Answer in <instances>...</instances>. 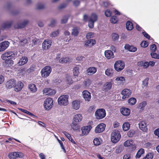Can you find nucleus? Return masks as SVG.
I'll return each mask as SVG.
<instances>
[{
  "mask_svg": "<svg viewBox=\"0 0 159 159\" xmlns=\"http://www.w3.org/2000/svg\"><path fill=\"white\" fill-rule=\"evenodd\" d=\"M139 127L140 129L143 131H146L147 130V125L145 122L142 121L139 124Z\"/></svg>",
  "mask_w": 159,
  "mask_h": 159,
  "instance_id": "b1692460",
  "label": "nucleus"
},
{
  "mask_svg": "<svg viewBox=\"0 0 159 159\" xmlns=\"http://www.w3.org/2000/svg\"><path fill=\"white\" fill-rule=\"evenodd\" d=\"M134 131L133 130H129L127 133L128 136L129 137H132L134 134Z\"/></svg>",
  "mask_w": 159,
  "mask_h": 159,
  "instance_id": "69168bd1",
  "label": "nucleus"
},
{
  "mask_svg": "<svg viewBox=\"0 0 159 159\" xmlns=\"http://www.w3.org/2000/svg\"><path fill=\"white\" fill-rule=\"evenodd\" d=\"M51 71V67L46 66L41 70V75L43 77H46L49 75Z\"/></svg>",
  "mask_w": 159,
  "mask_h": 159,
  "instance_id": "423d86ee",
  "label": "nucleus"
},
{
  "mask_svg": "<svg viewBox=\"0 0 159 159\" xmlns=\"http://www.w3.org/2000/svg\"><path fill=\"white\" fill-rule=\"evenodd\" d=\"M126 28L128 30H131L133 28V26L132 23L128 21L126 23Z\"/></svg>",
  "mask_w": 159,
  "mask_h": 159,
  "instance_id": "79ce46f5",
  "label": "nucleus"
},
{
  "mask_svg": "<svg viewBox=\"0 0 159 159\" xmlns=\"http://www.w3.org/2000/svg\"><path fill=\"white\" fill-rule=\"evenodd\" d=\"M144 153V150L143 148H140L138 151L137 154L135 156L136 158H140L141 156Z\"/></svg>",
  "mask_w": 159,
  "mask_h": 159,
  "instance_id": "f704fd0d",
  "label": "nucleus"
},
{
  "mask_svg": "<svg viewBox=\"0 0 159 159\" xmlns=\"http://www.w3.org/2000/svg\"><path fill=\"white\" fill-rule=\"evenodd\" d=\"M19 109L22 112L25 113L26 114H27L30 116H34V115L32 114L29 111H27L26 110H24L21 108H19Z\"/></svg>",
  "mask_w": 159,
  "mask_h": 159,
  "instance_id": "6e6d98bb",
  "label": "nucleus"
},
{
  "mask_svg": "<svg viewBox=\"0 0 159 159\" xmlns=\"http://www.w3.org/2000/svg\"><path fill=\"white\" fill-rule=\"evenodd\" d=\"M84 98L85 101H89L91 98L90 93L87 90H84L82 93Z\"/></svg>",
  "mask_w": 159,
  "mask_h": 159,
  "instance_id": "a211bd4d",
  "label": "nucleus"
},
{
  "mask_svg": "<svg viewBox=\"0 0 159 159\" xmlns=\"http://www.w3.org/2000/svg\"><path fill=\"white\" fill-rule=\"evenodd\" d=\"M148 78H146L143 81V84L144 86H147L148 83Z\"/></svg>",
  "mask_w": 159,
  "mask_h": 159,
  "instance_id": "680f3d73",
  "label": "nucleus"
},
{
  "mask_svg": "<svg viewBox=\"0 0 159 159\" xmlns=\"http://www.w3.org/2000/svg\"><path fill=\"white\" fill-rule=\"evenodd\" d=\"M105 14L106 16L109 17L111 14V12L110 11L107 10L105 11Z\"/></svg>",
  "mask_w": 159,
  "mask_h": 159,
  "instance_id": "338daca9",
  "label": "nucleus"
},
{
  "mask_svg": "<svg viewBox=\"0 0 159 159\" xmlns=\"http://www.w3.org/2000/svg\"><path fill=\"white\" fill-rule=\"evenodd\" d=\"M29 89L32 92H35L37 91V88L36 86L33 84H31L29 85Z\"/></svg>",
  "mask_w": 159,
  "mask_h": 159,
  "instance_id": "c03bdc74",
  "label": "nucleus"
},
{
  "mask_svg": "<svg viewBox=\"0 0 159 159\" xmlns=\"http://www.w3.org/2000/svg\"><path fill=\"white\" fill-rule=\"evenodd\" d=\"M5 63L7 65V66H10L14 63V62L13 60L11 59H7L6 60H5Z\"/></svg>",
  "mask_w": 159,
  "mask_h": 159,
  "instance_id": "37998d69",
  "label": "nucleus"
},
{
  "mask_svg": "<svg viewBox=\"0 0 159 159\" xmlns=\"http://www.w3.org/2000/svg\"><path fill=\"white\" fill-rule=\"evenodd\" d=\"M87 71L88 75H92L96 72L97 69L94 67H90L88 69Z\"/></svg>",
  "mask_w": 159,
  "mask_h": 159,
  "instance_id": "a878e982",
  "label": "nucleus"
},
{
  "mask_svg": "<svg viewBox=\"0 0 159 159\" xmlns=\"http://www.w3.org/2000/svg\"><path fill=\"white\" fill-rule=\"evenodd\" d=\"M98 19V16L95 13H92L89 18V27L90 28H93L94 27V23L96 22Z\"/></svg>",
  "mask_w": 159,
  "mask_h": 159,
  "instance_id": "20e7f679",
  "label": "nucleus"
},
{
  "mask_svg": "<svg viewBox=\"0 0 159 159\" xmlns=\"http://www.w3.org/2000/svg\"><path fill=\"white\" fill-rule=\"evenodd\" d=\"M28 58L26 57H22L19 60L17 64L18 66H22L26 64L28 61Z\"/></svg>",
  "mask_w": 159,
  "mask_h": 159,
  "instance_id": "aec40b11",
  "label": "nucleus"
},
{
  "mask_svg": "<svg viewBox=\"0 0 159 159\" xmlns=\"http://www.w3.org/2000/svg\"><path fill=\"white\" fill-rule=\"evenodd\" d=\"M151 55L152 58L159 59V55L156 53H154L153 52H152L151 53Z\"/></svg>",
  "mask_w": 159,
  "mask_h": 159,
  "instance_id": "0e129e2a",
  "label": "nucleus"
},
{
  "mask_svg": "<svg viewBox=\"0 0 159 159\" xmlns=\"http://www.w3.org/2000/svg\"><path fill=\"white\" fill-rule=\"evenodd\" d=\"M121 93L123 96L122 97L123 99H125L128 98L131 95V91L129 89H125L122 91Z\"/></svg>",
  "mask_w": 159,
  "mask_h": 159,
  "instance_id": "9b49d317",
  "label": "nucleus"
},
{
  "mask_svg": "<svg viewBox=\"0 0 159 159\" xmlns=\"http://www.w3.org/2000/svg\"><path fill=\"white\" fill-rule=\"evenodd\" d=\"M15 82L14 80H10L6 83V86L7 88L10 89L14 86Z\"/></svg>",
  "mask_w": 159,
  "mask_h": 159,
  "instance_id": "412c9836",
  "label": "nucleus"
},
{
  "mask_svg": "<svg viewBox=\"0 0 159 159\" xmlns=\"http://www.w3.org/2000/svg\"><path fill=\"white\" fill-rule=\"evenodd\" d=\"M45 4L43 2H39L36 5V8L37 9H44L45 7Z\"/></svg>",
  "mask_w": 159,
  "mask_h": 159,
  "instance_id": "e433bc0d",
  "label": "nucleus"
},
{
  "mask_svg": "<svg viewBox=\"0 0 159 159\" xmlns=\"http://www.w3.org/2000/svg\"><path fill=\"white\" fill-rule=\"evenodd\" d=\"M80 1L78 0H75L73 2V4L75 7L78 6L80 5Z\"/></svg>",
  "mask_w": 159,
  "mask_h": 159,
  "instance_id": "774afa93",
  "label": "nucleus"
},
{
  "mask_svg": "<svg viewBox=\"0 0 159 159\" xmlns=\"http://www.w3.org/2000/svg\"><path fill=\"white\" fill-rule=\"evenodd\" d=\"M62 133L65 135V136L70 141H71L72 143L74 144L75 143V141L72 139V137L70 134L68 133L66 131L62 132Z\"/></svg>",
  "mask_w": 159,
  "mask_h": 159,
  "instance_id": "4c0bfd02",
  "label": "nucleus"
},
{
  "mask_svg": "<svg viewBox=\"0 0 159 159\" xmlns=\"http://www.w3.org/2000/svg\"><path fill=\"white\" fill-rule=\"evenodd\" d=\"M113 73V70L111 68L107 69L105 71V75L108 76H112Z\"/></svg>",
  "mask_w": 159,
  "mask_h": 159,
  "instance_id": "c9c22d12",
  "label": "nucleus"
},
{
  "mask_svg": "<svg viewBox=\"0 0 159 159\" xmlns=\"http://www.w3.org/2000/svg\"><path fill=\"white\" fill-rule=\"evenodd\" d=\"M78 123L73 121L71 125V128L74 130H77L79 129L80 127L78 125Z\"/></svg>",
  "mask_w": 159,
  "mask_h": 159,
  "instance_id": "72a5a7b5",
  "label": "nucleus"
},
{
  "mask_svg": "<svg viewBox=\"0 0 159 159\" xmlns=\"http://www.w3.org/2000/svg\"><path fill=\"white\" fill-rule=\"evenodd\" d=\"M17 52L9 51L6 52L1 56V58L3 60H6L7 59H14L17 55Z\"/></svg>",
  "mask_w": 159,
  "mask_h": 159,
  "instance_id": "f257e3e1",
  "label": "nucleus"
},
{
  "mask_svg": "<svg viewBox=\"0 0 159 159\" xmlns=\"http://www.w3.org/2000/svg\"><path fill=\"white\" fill-rule=\"evenodd\" d=\"M115 80L116 81H119L120 82L124 83L125 81V79L124 77L120 76L117 77L116 79Z\"/></svg>",
  "mask_w": 159,
  "mask_h": 159,
  "instance_id": "de8ad7c7",
  "label": "nucleus"
},
{
  "mask_svg": "<svg viewBox=\"0 0 159 159\" xmlns=\"http://www.w3.org/2000/svg\"><path fill=\"white\" fill-rule=\"evenodd\" d=\"M29 23V21L27 20H24L20 22L17 25L15 26L16 28H21L25 27Z\"/></svg>",
  "mask_w": 159,
  "mask_h": 159,
  "instance_id": "2eb2a0df",
  "label": "nucleus"
},
{
  "mask_svg": "<svg viewBox=\"0 0 159 159\" xmlns=\"http://www.w3.org/2000/svg\"><path fill=\"white\" fill-rule=\"evenodd\" d=\"M112 87V84L110 82H107L104 84L103 89L104 90L107 91L110 89Z\"/></svg>",
  "mask_w": 159,
  "mask_h": 159,
  "instance_id": "c756f323",
  "label": "nucleus"
},
{
  "mask_svg": "<svg viewBox=\"0 0 159 159\" xmlns=\"http://www.w3.org/2000/svg\"><path fill=\"white\" fill-rule=\"evenodd\" d=\"M118 19L117 17L116 16H112L110 20L111 22L114 24L116 23L118 21Z\"/></svg>",
  "mask_w": 159,
  "mask_h": 159,
  "instance_id": "603ef678",
  "label": "nucleus"
},
{
  "mask_svg": "<svg viewBox=\"0 0 159 159\" xmlns=\"http://www.w3.org/2000/svg\"><path fill=\"white\" fill-rule=\"evenodd\" d=\"M95 44V41L94 39H89L85 42V45L87 46L91 47Z\"/></svg>",
  "mask_w": 159,
  "mask_h": 159,
  "instance_id": "cd10ccee",
  "label": "nucleus"
},
{
  "mask_svg": "<svg viewBox=\"0 0 159 159\" xmlns=\"http://www.w3.org/2000/svg\"><path fill=\"white\" fill-rule=\"evenodd\" d=\"M92 128V127L90 125H88L82 127L81 129L82 130V135H87L90 131Z\"/></svg>",
  "mask_w": 159,
  "mask_h": 159,
  "instance_id": "4468645a",
  "label": "nucleus"
},
{
  "mask_svg": "<svg viewBox=\"0 0 159 159\" xmlns=\"http://www.w3.org/2000/svg\"><path fill=\"white\" fill-rule=\"evenodd\" d=\"M138 66H143L144 68H147L149 66L148 62L140 61L138 62Z\"/></svg>",
  "mask_w": 159,
  "mask_h": 159,
  "instance_id": "7c9ffc66",
  "label": "nucleus"
},
{
  "mask_svg": "<svg viewBox=\"0 0 159 159\" xmlns=\"http://www.w3.org/2000/svg\"><path fill=\"white\" fill-rule=\"evenodd\" d=\"M93 143L94 145L96 146L99 145L101 144L100 139L98 138H95L93 141Z\"/></svg>",
  "mask_w": 159,
  "mask_h": 159,
  "instance_id": "8fccbe9b",
  "label": "nucleus"
},
{
  "mask_svg": "<svg viewBox=\"0 0 159 159\" xmlns=\"http://www.w3.org/2000/svg\"><path fill=\"white\" fill-rule=\"evenodd\" d=\"M53 101L52 98H47L44 102L43 105L45 109L46 110H50L52 106Z\"/></svg>",
  "mask_w": 159,
  "mask_h": 159,
  "instance_id": "6e6552de",
  "label": "nucleus"
},
{
  "mask_svg": "<svg viewBox=\"0 0 159 159\" xmlns=\"http://www.w3.org/2000/svg\"><path fill=\"white\" fill-rule=\"evenodd\" d=\"M52 42L50 40H45L42 44L43 48L44 49H48L49 48L51 45Z\"/></svg>",
  "mask_w": 159,
  "mask_h": 159,
  "instance_id": "dca6fc26",
  "label": "nucleus"
},
{
  "mask_svg": "<svg viewBox=\"0 0 159 159\" xmlns=\"http://www.w3.org/2000/svg\"><path fill=\"white\" fill-rule=\"evenodd\" d=\"M59 34V30H57L55 31L52 32L50 34V37L54 38L57 36Z\"/></svg>",
  "mask_w": 159,
  "mask_h": 159,
  "instance_id": "09e8293b",
  "label": "nucleus"
},
{
  "mask_svg": "<svg viewBox=\"0 0 159 159\" xmlns=\"http://www.w3.org/2000/svg\"><path fill=\"white\" fill-rule=\"evenodd\" d=\"M106 111L103 109H100L97 110L95 112V115L98 119H102L106 116Z\"/></svg>",
  "mask_w": 159,
  "mask_h": 159,
  "instance_id": "1a4fd4ad",
  "label": "nucleus"
},
{
  "mask_svg": "<svg viewBox=\"0 0 159 159\" xmlns=\"http://www.w3.org/2000/svg\"><path fill=\"white\" fill-rule=\"evenodd\" d=\"M56 91L50 88H46L43 90V94L45 95H52L56 93Z\"/></svg>",
  "mask_w": 159,
  "mask_h": 159,
  "instance_id": "ddd939ff",
  "label": "nucleus"
},
{
  "mask_svg": "<svg viewBox=\"0 0 159 159\" xmlns=\"http://www.w3.org/2000/svg\"><path fill=\"white\" fill-rule=\"evenodd\" d=\"M91 84V81L89 80H87L84 82V85L86 87H88Z\"/></svg>",
  "mask_w": 159,
  "mask_h": 159,
  "instance_id": "bf43d9fd",
  "label": "nucleus"
},
{
  "mask_svg": "<svg viewBox=\"0 0 159 159\" xmlns=\"http://www.w3.org/2000/svg\"><path fill=\"white\" fill-rule=\"evenodd\" d=\"M125 66L124 62L121 61H116L114 65L115 70L117 71H120L123 70Z\"/></svg>",
  "mask_w": 159,
  "mask_h": 159,
  "instance_id": "39448f33",
  "label": "nucleus"
},
{
  "mask_svg": "<svg viewBox=\"0 0 159 159\" xmlns=\"http://www.w3.org/2000/svg\"><path fill=\"white\" fill-rule=\"evenodd\" d=\"M147 105V102L145 101H143L140 103L139 105V108L140 109L143 108Z\"/></svg>",
  "mask_w": 159,
  "mask_h": 159,
  "instance_id": "5fc2aeb1",
  "label": "nucleus"
},
{
  "mask_svg": "<svg viewBox=\"0 0 159 159\" xmlns=\"http://www.w3.org/2000/svg\"><path fill=\"white\" fill-rule=\"evenodd\" d=\"M106 125L103 123H101L98 125L95 128V131L96 133H99L104 131Z\"/></svg>",
  "mask_w": 159,
  "mask_h": 159,
  "instance_id": "9d476101",
  "label": "nucleus"
},
{
  "mask_svg": "<svg viewBox=\"0 0 159 159\" xmlns=\"http://www.w3.org/2000/svg\"><path fill=\"white\" fill-rule=\"evenodd\" d=\"M10 43L8 41H4L0 43V52L5 50L9 46Z\"/></svg>",
  "mask_w": 159,
  "mask_h": 159,
  "instance_id": "f8f14e48",
  "label": "nucleus"
},
{
  "mask_svg": "<svg viewBox=\"0 0 159 159\" xmlns=\"http://www.w3.org/2000/svg\"><path fill=\"white\" fill-rule=\"evenodd\" d=\"M133 143V141L129 139L125 142L123 145L125 147H130L132 146Z\"/></svg>",
  "mask_w": 159,
  "mask_h": 159,
  "instance_id": "2f4dec72",
  "label": "nucleus"
},
{
  "mask_svg": "<svg viewBox=\"0 0 159 159\" xmlns=\"http://www.w3.org/2000/svg\"><path fill=\"white\" fill-rule=\"evenodd\" d=\"M24 86V84L21 82L19 81L14 86L15 90L16 92H19L21 90Z\"/></svg>",
  "mask_w": 159,
  "mask_h": 159,
  "instance_id": "6ab92c4d",
  "label": "nucleus"
},
{
  "mask_svg": "<svg viewBox=\"0 0 159 159\" xmlns=\"http://www.w3.org/2000/svg\"><path fill=\"white\" fill-rule=\"evenodd\" d=\"M148 45V43L146 41H143L141 44V46L144 48L147 47Z\"/></svg>",
  "mask_w": 159,
  "mask_h": 159,
  "instance_id": "052dcab7",
  "label": "nucleus"
},
{
  "mask_svg": "<svg viewBox=\"0 0 159 159\" xmlns=\"http://www.w3.org/2000/svg\"><path fill=\"white\" fill-rule=\"evenodd\" d=\"M111 38L113 41H116L118 39L119 36L118 34L114 33L111 34Z\"/></svg>",
  "mask_w": 159,
  "mask_h": 159,
  "instance_id": "49530a36",
  "label": "nucleus"
},
{
  "mask_svg": "<svg viewBox=\"0 0 159 159\" xmlns=\"http://www.w3.org/2000/svg\"><path fill=\"white\" fill-rule=\"evenodd\" d=\"M30 39L29 37L26 38L25 37H23L21 39H19V43L21 45L24 46L27 43L29 42L30 41Z\"/></svg>",
  "mask_w": 159,
  "mask_h": 159,
  "instance_id": "f3484780",
  "label": "nucleus"
},
{
  "mask_svg": "<svg viewBox=\"0 0 159 159\" xmlns=\"http://www.w3.org/2000/svg\"><path fill=\"white\" fill-rule=\"evenodd\" d=\"M79 33V30L77 28L75 27L72 30L71 34L74 36H77Z\"/></svg>",
  "mask_w": 159,
  "mask_h": 159,
  "instance_id": "a19ab883",
  "label": "nucleus"
},
{
  "mask_svg": "<svg viewBox=\"0 0 159 159\" xmlns=\"http://www.w3.org/2000/svg\"><path fill=\"white\" fill-rule=\"evenodd\" d=\"M153 158L152 154V153L147 154L143 159H152Z\"/></svg>",
  "mask_w": 159,
  "mask_h": 159,
  "instance_id": "e2e57ef3",
  "label": "nucleus"
},
{
  "mask_svg": "<svg viewBox=\"0 0 159 159\" xmlns=\"http://www.w3.org/2000/svg\"><path fill=\"white\" fill-rule=\"evenodd\" d=\"M69 58L65 57L64 58H61L59 60V62L61 63H63L67 62L69 61Z\"/></svg>",
  "mask_w": 159,
  "mask_h": 159,
  "instance_id": "4d7b16f0",
  "label": "nucleus"
},
{
  "mask_svg": "<svg viewBox=\"0 0 159 159\" xmlns=\"http://www.w3.org/2000/svg\"><path fill=\"white\" fill-rule=\"evenodd\" d=\"M125 48L126 49H127L129 51L131 52H135L137 50V48L132 46H130L128 44H126L125 46Z\"/></svg>",
  "mask_w": 159,
  "mask_h": 159,
  "instance_id": "c85d7f7f",
  "label": "nucleus"
},
{
  "mask_svg": "<svg viewBox=\"0 0 159 159\" xmlns=\"http://www.w3.org/2000/svg\"><path fill=\"white\" fill-rule=\"evenodd\" d=\"M123 146H120L118 147H117L115 151V152L116 153H120L123 151Z\"/></svg>",
  "mask_w": 159,
  "mask_h": 159,
  "instance_id": "3c124183",
  "label": "nucleus"
},
{
  "mask_svg": "<svg viewBox=\"0 0 159 159\" xmlns=\"http://www.w3.org/2000/svg\"><path fill=\"white\" fill-rule=\"evenodd\" d=\"M136 102V100L134 98H131L128 100V103L131 105H134Z\"/></svg>",
  "mask_w": 159,
  "mask_h": 159,
  "instance_id": "a18cd8bd",
  "label": "nucleus"
},
{
  "mask_svg": "<svg viewBox=\"0 0 159 159\" xmlns=\"http://www.w3.org/2000/svg\"><path fill=\"white\" fill-rule=\"evenodd\" d=\"M120 112L123 115L125 116H128L130 113V110L128 108H122L120 109Z\"/></svg>",
  "mask_w": 159,
  "mask_h": 159,
  "instance_id": "bb28decb",
  "label": "nucleus"
},
{
  "mask_svg": "<svg viewBox=\"0 0 159 159\" xmlns=\"http://www.w3.org/2000/svg\"><path fill=\"white\" fill-rule=\"evenodd\" d=\"M80 107V102L77 100L73 101L72 102V107L75 110H78Z\"/></svg>",
  "mask_w": 159,
  "mask_h": 159,
  "instance_id": "393cba45",
  "label": "nucleus"
},
{
  "mask_svg": "<svg viewBox=\"0 0 159 159\" xmlns=\"http://www.w3.org/2000/svg\"><path fill=\"white\" fill-rule=\"evenodd\" d=\"M120 137L121 135L120 132L116 130H114L111 134V141L114 143H116L119 140Z\"/></svg>",
  "mask_w": 159,
  "mask_h": 159,
  "instance_id": "7ed1b4c3",
  "label": "nucleus"
},
{
  "mask_svg": "<svg viewBox=\"0 0 159 159\" xmlns=\"http://www.w3.org/2000/svg\"><path fill=\"white\" fill-rule=\"evenodd\" d=\"M69 96L67 95H62L58 98V104L62 106H66L68 104Z\"/></svg>",
  "mask_w": 159,
  "mask_h": 159,
  "instance_id": "f03ea898",
  "label": "nucleus"
},
{
  "mask_svg": "<svg viewBox=\"0 0 159 159\" xmlns=\"http://www.w3.org/2000/svg\"><path fill=\"white\" fill-rule=\"evenodd\" d=\"M130 127V125L128 122L124 123L122 126L123 129L124 130L126 131L128 130Z\"/></svg>",
  "mask_w": 159,
  "mask_h": 159,
  "instance_id": "58836bf2",
  "label": "nucleus"
},
{
  "mask_svg": "<svg viewBox=\"0 0 159 159\" xmlns=\"http://www.w3.org/2000/svg\"><path fill=\"white\" fill-rule=\"evenodd\" d=\"M68 17L67 16H64L61 20V23L62 24L66 23L67 22Z\"/></svg>",
  "mask_w": 159,
  "mask_h": 159,
  "instance_id": "864d4df0",
  "label": "nucleus"
},
{
  "mask_svg": "<svg viewBox=\"0 0 159 159\" xmlns=\"http://www.w3.org/2000/svg\"><path fill=\"white\" fill-rule=\"evenodd\" d=\"M82 119V116L81 114H77L74 116L73 121L79 123L81 121Z\"/></svg>",
  "mask_w": 159,
  "mask_h": 159,
  "instance_id": "4be33fe9",
  "label": "nucleus"
},
{
  "mask_svg": "<svg viewBox=\"0 0 159 159\" xmlns=\"http://www.w3.org/2000/svg\"><path fill=\"white\" fill-rule=\"evenodd\" d=\"M73 71L74 75L75 76H77L80 73L79 68L78 66L74 67Z\"/></svg>",
  "mask_w": 159,
  "mask_h": 159,
  "instance_id": "ea45409f",
  "label": "nucleus"
},
{
  "mask_svg": "<svg viewBox=\"0 0 159 159\" xmlns=\"http://www.w3.org/2000/svg\"><path fill=\"white\" fill-rule=\"evenodd\" d=\"M11 21H9L3 23L2 25V27L4 29L9 28L12 24Z\"/></svg>",
  "mask_w": 159,
  "mask_h": 159,
  "instance_id": "473e14b6",
  "label": "nucleus"
},
{
  "mask_svg": "<svg viewBox=\"0 0 159 159\" xmlns=\"http://www.w3.org/2000/svg\"><path fill=\"white\" fill-rule=\"evenodd\" d=\"M66 78V82L68 84H70L72 83V80L70 77L67 76Z\"/></svg>",
  "mask_w": 159,
  "mask_h": 159,
  "instance_id": "13d9d810",
  "label": "nucleus"
},
{
  "mask_svg": "<svg viewBox=\"0 0 159 159\" xmlns=\"http://www.w3.org/2000/svg\"><path fill=\"white\" fill-rule=\"evenodd\" d=\"M105 57L108 59L113 58L114 57V55L113 52L110 50H107L105 52Z\"/></svg>",
  "mask_w": 159,
  "mask_h": 159,
  "instance_id": "5701e85b",
  "label": "nucleus"
},
{
  "mask_svg": "<svg viewBox=\"0 0 159 159\" xmlns=\"http://www.w3.org/2000/svg\"><path fill=\"white\" fill-rule=\"evenodd\" d=\"M24 155L21 152H16L10 153L8 157L10 159H16V158H22L24 157Z\"/></svg>",
  "mask_w": 159,
  "mask_h": 159,
  "instance_id": "0eeeda50",
  "label": "nucleus"
}]
</instances>
